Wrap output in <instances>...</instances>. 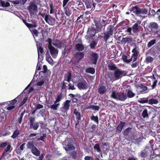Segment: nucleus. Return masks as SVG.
I'll return each mask as SVG.
<instances>
[{
  "label": "nucleus",
  "instance_id": "nucleus-1",
  "mask_svg": "<svg viewBox=\"0 0 160 160\" xmlns=\"http://www.w3.org/2000/svg\"><path fill=\"white\" fill-rule=\"evenodd\" d=\"M127 72L118 68L114 71L113 73V77H110V80L112 81L117 80L121 79L122 77L126 76Z\"/></svg>",
  "mask_w": 160,
  "mask_h": 160
},
{
  "label": "nucleus",
  "instance_id": "nucleus-2",
  "mask_svg": "<svg viewBox=\"0 0 160 160\" xmlns=\"http://www.w3.org/2000/svg\"><path fill=\"white\" fill-rule=\"evenodd\" d=\"M76 141H64L62 142L63 148L66 151L73 150L75 149L77 146Z\"/></svg>",
  "mask_w": 160,
  "mask_h": 160
},
{
  "label": "nucleus",
  "instance_id": "nucleus-3",
  "mask_svg": "<svg viewBox=\"0 0 160 160\" xmlns=\"http://www.w3.org/2000/svg\"><path fill=\"white\" fill-rule=\"evenodd\" d=\"M111 97L113 99L121 101H125L127 98L126 93L117 92L115 91H112Z\"/></svg>",
  "mask_w": 160,
  "mask_h": 160
},
{
  "label": "nucleus",
  "instance_id": "nucleus-4",
  "mask_svg": "<svg viewBox=\"0 0 160 160\" xmlns=\"http://www.w3.org/2000/svg\"><path fill=\"white\" fill-rule=\"evenodd\" d=\"M114 27L112 25H109L107 28L106 32L104 33L103 39L106 42L112 36L113 32Z\"/></svg>",
  "mask_w": 160,
  "mask_h": 160
},
{
  "label": "nucleus",
  "instance_id": "nucleus-5",
  "mask_svg": "<svg viewBox=\"0 0 160 160\" xmlns=\"http://www.w3.org/2000/svg\"><path fill=\"white\" fill-rule=\"evenodd\" d=\"M131 12H132L133 13L136 15L146 14L148 12V10L145 8H140L137 6L133 7L129 9Z\"/></svg>",
  "mask_w": 160,
  "mask_h": 160
},
{
  "label": "nucleus",
  "instance_id": "nucleus-6",
  "mask_svg": "<svg viewBox=\"0 0 160 160\" xmlns=\"http://www.w3.org/2000/svg\"><path fill=\"white\" fill-rule=\"evenodd\" d=\"M97 33L98 32L94 28L92 27L88 28L87 34L85 37V38L90 41Z\"/></svg>",
  "mask_w": 160,
  "mask_h": 160
},
{
  "label": "nucleus",
  "instance_id": "nucleus-7",
  "mask_svg": "<svg viewBox=\"0 0 160 160\" xmlns=\"http://www.w3.org/2000/svg\"><path fill=\"white\" fill-rule=\"evenodd\" d=\"M70 102L71 101L68 100H67L63 102L62 106L60 109V111L62 113H67V111L69 110Z\"/></svg>",
  "mask_w": 160,
  "mask_h": 160
},
{
  "label": "nucleus",
  "instance_id": "nucleus-8",
  "mask_svg": "<svg viewBox=\"0 0 160 160\" xmlns=\"http://www.w3.org/2000/svg\"><path fill=\"white\" fill-rule=\"evenodd\" d=\"M30 121V128L34 130H37L39 126V124L37 122H34L35 118L32 117H31L29 119Z\"/></svg>",
  "mask_w": 160,
  "mask_h": 160
},
{
  "label": "nucleus",
  "instance_id": "nucleus-9",
  "mask_svg": "<svg viewBox=\"0 0 160 160\" xmlns=\"http://www.w3.org/2000/svg\"><path fill=\"white\" fill-rule=\"evenodd\" d=\"M82 1L85 3L87 9L91 8V10H94L96 4L93 0H82Z\"/></svg>",
  "mask_w": 160,
  "mask_h": 160
},
{
  "label": "nucleus",
  "instance_id": "nucleus-10",
  "mask_svg": "<svg viewBox=\"0 0 160 160\" xmlns=\"http://www.w3.org/2000/svg\"><path fill=\"white\" fill-rule=\"evenodd\" d=\"M81 114L80 112H79L77 109H75L73 112V119L74 120L76 118L77 122L75 123V126H77L80 122L81 120Z\"/></svg>",
  "mask_w": 160,
  "mask_h": 160
},
{
  "label": "nucleus",
  "instance_id": "nucleus-11",
  "mask_svg": "<svg viewBox=\"0 0 160 160\" xmlns=\"http://www.w3.org/2000/svg\"><path fill=\"white\" fill-rule=\"evenodd\" d=\"M38 7L35 1H32L30 2L29 5L28 7V9L30 13L33 11L34 12H37L38 10Z\"/></svg>",
  "mask_w": 160,
  "mask_h": 160
},
{
  "label": "nucleus",
  "instance_id": "nucleus-12",
  "mask_svg": "<svg viewBox=\"0 0 160 160\" xmlns=\"http://www.w3.org/2000/svg\"><path fill=\"white\" fill-rule=\"evenodd\" d=\"M18 102V100L15 98L13 100L8 102L7 103L8 106L7 107V109L8 110H11L15 108V106L14 105L16 104Z\"/></svg>",
  "mask_w": 160,
  "mask_h": 160
},
{
  "label": "nucleus",
  "instance_id": "nucleus-13",
  "mask_svg": "<svg viewBox=\"0 0 160 160\" xmlns=\"http://www.w3.org/2000/svg\"><path fill=\"white\" fill-rule=\"evenodd\" d=\"M45 21L49 25H53L55 24L56 20L55 18H53L48 14L45 17Z\"/></svg>",
  "mask_w": 160,
  "mask_h": 160
},
{
  "label": "nucleus",
  "instance_id": "nucleus-14",
  "mask_svg": "<svg viewBox=\"0 0 160 160\" xmlns=\"http://www.w3.org/2000/svg\"><path fill=\"white\" fill-rule=\"evenodd\" d=\"M77 86L80 90L86 89L88 88V84L86 81L84 80L82 82H79L77 84Z\"/></svg>",
  "mask_w": 160,
  "mask_h": 160
},
{
  "label": "nucleus",
  "instance_id": "nucleus-15",
  "mask_svg": "<svg viewBox=\"0 0 160 160\" xmlns=\"http://www.w3.org/2000/svg\"><path fill=\"white\" fill-rule=\"evenodd\" d=\"M50 50V52L53 58H55L57 56L58 50L53 46L48 48Z\"/></svg>",
  "mask_w": 160,
  "mask_h": 160
},
{
  "label": "nucleus",
  "instance_id": "nucleus-16",
  "mask_svg": "<svg viewBox=\"0 0 160 160\" xmlns=\"http://www.w3.org/2000/svg\"><path fill=\"white\" fill-rule=\"evenodd\" d=\"M99 58V56L96 53H93L91 55V61L94 64H96Z\"/></svg>",
  "mask_w": 160,
  "mask_h": 160
},
{
  "label": "nucleus",
  "instance_id": "nucleus-17",
  "mask_svg": "<svg viewBox=\"0 0 160 160\" xmlns=\"http://www.w3.org/2000/svg\"><path fill=\"white\" fill-rule=\"evenodd\" d=\"M126 124L125 122L121 121L116 128V132L118 133H120L121 132L124 126Z\"/></svg>",
  "mask_w": 160,
  "mask_h": 160
},
{
  "label": "nucleus",
  "instance_id": "nucleus-18",
  "mask_svg": "<svg viewBox=\"0 0 160 160\" xmlns=\"http://www.w3.org/2000/svg\"><path fill=\"white\" fill-rule=\"evenodd\" d=\"M148 28L150 29L151 30H158L159 28L158 25L156 22H150L148 26Z\"/></svg>",
  "mask_w": 160,
  "mask_h": 160
},
{
  "label": "nucleus",
  "instance_id": "nucleus-19",
  "mask_svg": "<svg viewBox=\"0 0 160 160\" xmlns=\"http://www.w3.org/2000/svg\"><path fill=\"white\" fill-rule=\"evenodd\" d=\"M84 54L83 52H78L76 53L74 55V57L78 61H79L84 57Z\"/></svg>",
  "mask_w": 160,
  "mask_h": 160
},
{
  "label": "nucleus",
  "instance_id": "nucleus-20",
  "mask_svg": "<svg viewBox=\"0 0 160 160\" xmlns=\"http://www.w3.org/2000/svg\"><path fill=\"white\" fill-rule=\"evenodd\" d=\"M37 47L38 50V56H39V53L42 54L43 52V49L42 47V44L41 43L37 42Z\"/></svg>",
  "mask_w": 160,
  "mask_h": 160
},
{
  "label": "nucleus",
  "instance_id": "nucleus-21",
  "mask_svg": "<svg viewBox=\"0 0 160 160\" xmlns=\"http://www.w3.org/2000/svg\"><path fill=\"white\" fill-rule=\"evenodd\" d=\"M94 23L96 26V30L97 32H100L102 31V25L100 22L97 20H95Z\"/></svg>",
  "mask_w": 160,
  "mask_h": 160
},
{
  "label": "nucleus",
  "instance_id": "nucleus-22",
  "mask_svg": "<svg viewBox=\"0 0 160 160\" xmlns=\"http://www.w3.org/2000/svg\"><path fill=\"white\" fill-rule=\"evenodd\" d=\"M46 60L48 62V63L51 65L54 64L53 60L52 58L49 53L48 51H47L46 54Z\"/></svg>",
  "mask_w": 160,
  "mask_h": 160
},
{
  "label": "nucleus",
  "instance_id": "nucleus-23",
  "mask_svg": "<svg viewBox=\"0 0 160 160\" xmlns=\"http://www.w3.org/2000/svg\"><path fill=\"white\" fill-rule=\"evenodd\" d=\"M107 91L106 87L103 85L99 87L98 89V92L100 94H103L105 93Z\"/></svg>",
  "mask_w": 160,
  "mask_h": 160
},
{
  "label": "nucleus",
  "instance_id": "nucleus-24",
  "mask_svg": "<svg viewBox=\"0 0 160 160\" xmlns=\"http://www.w3.org/2000/svg\"><path fill=\"white\" fill-rule=\"evenodd\" d=\"M132 128H128L125 129L123 132V134L125 136H128L129 137L130 135H131V130Z\"/></svg>",
  "mask_w": 160,
  "mask_h": 160
},
{
  "label": "nucleus",
  "instance_id": "nucleus-25",
  "mask_svg": "<svg viewBox=\"0 0 160 160\" xmlns=\"http://www.w3.org/2000/svg\"><path fill=\"white\" fill-rule=\"evenodd\" d=\"M63 7L64 13L67 16L69 17L72 14V11L67 6Z\"/></svg>",
  "mask_w": 160,
  "mask_h": 160
},
{
  "label": "nucleus",
  "instance_id": "nucleus-26",
  "mask_svg": "<svg viewBox=\"0 0 160 160\" xmlns=\"http://www.w3.org/2000/svg\"><path fill=\"white\" fill-rule=\"evenodd\" d=\"M132 28L133 32L134 33H137L139 31L138 24L137 23H135L132 26Z\"/></svg>",
  "mask_w": 160,
  "mask_h": 160
},
{
  "label": "nucleus",
  "instance_id": "nucleus-27",
  "mask_svg": "<svg viewBox=\"0 0 160 160\" xmlns=\"http://www.w3.org/2000/svg\"><path fill=\"white\" fill-rule=\"evenodd\" d=\"M149 97H148L140 98L138 100V102L140 103L144 104L146 103L149 104Z\"/></svg>",
  "mask_w": 160,
  "mask_h": 160
},
{
  "label": "nucleus",
  "instance_id": "nucleus-28",
  "mask_svg": "<svg viewBox=\"0 0 160 160\" xmlns=\"http://www.w3.org/2000/svg\"><path fill=\"white\" fill-rule=\"evenodd\" d=\"M75 49L79 52L83 51L84 48V46L82 43H78L76 45Z\"/></svg>",
  "mask_w": 160,
  "mask_h": 160
},
{
  "label": "nucleus",
  "instance_id": "nucleus-29",
  "mask_svg": "<svg viewBox=\"0 0 160 160\" xmlns=\"http://www.w3.org/2000/svg\"><path fill=\"white\" fill-rule=\"evenodd\" d=\"M70 155L72 158L74 160H76L78 157V152L76 151H73L71 152Z\"/></svg>",
  "mask_w": 160,
  "mask_h": 160
},
{
  "label": "nucleus",
  "instance_id": "nucleus-30",
  "mask_svg": "<svg viewBox=\"0 0 160 160\" xmlns=\"http://www.w3.org/2000/svg\"><path fill=\"white\" fill-rule=\"evenodd\" d=\"M31 152L33 155L36 156H38L40 154V151L36 147L31 149Z\"/></svg>",
  "mask_w": 160,
  "mask_h": 160
},
{
  "label": "nucleus",
  "instance_id": "nucleus-31",
  "mask_svg": "<svg viewBox=\"0 0 160 160\" xmlns=\"http://www.w3.org/2000/svg\"><path fill=\"white\" fill-rule=\"evenodd\" d=\"M108 69L111 71H115L118 68L116 65L113 63L111 62L108 65Z\"/></svg>",
  "mask_w": 160,
  "mask_h": 160
},
{
  "label": "nucleus",
  "instance_id": "nucleus-32",
  "mask_svg": "<svg viewBox=\"0 0 160 160\" xmlns=\"http://www.w3.org/2000/svg\"><path fill=\"white\" fill-rule=\"evenodd\" d=\"M28 0H16L12 1L14 4H20L21 5H24Z\"/></svg>",
  "mask_w": 160,
  "mask_h": 160
},
{
  "label": "nucleus",
  "instance_id": "nucleus-33",
  "mask_svg": "<svg viewBox=\"0 0 160 160\" xmlns=\"http://www.w3.org/2000/svg\"><path fill=\"white\" fill-rule=\"evenodd\" d=\"M55 42L53 43V45L59 48H61L62 47V43L60 40L56 39L55 40Z\"/></svg>",
  "mask_w": 160,
  "mask_h": 160
},
{
  "label": "nucleus",
  "instance_id": "nucleus-34",
  "mask_svg": "<svg viewBox=\"0 0 160 160\" xmlns=\"http://www.w3.org/2000/svg\"><path fill=\"white\" fill-rule=\"evenodd\" d=\"M95 69L92 67H90L87 68L85 70V72L86 73H89L90 74H93L95 72Z\"/></svg>",
  "mask_w": 160,
  "mask_h": 160
},
{
  "label": "nucleus",
  "instance_id": "nucleus-35",
  "mask_svg": "<svg viewBox=\"0 0 160 160\" xmlns=\"http://www.w3.org/2000/svg\"><path fill=\"white\" fill-rule=\"evenodd\" d=\"M149 104L152 105L153 104H157L158 103V101L157 99L152 98H149Z\"/></svg>",
  "mask_w": 160,
  "mask_h": 160
},
{
  "label": "nucleus",
  "instance_id": "nucleus-36",
  "mask_svg": "<svg viewBox=\"0 0 160 160\" xmlns=\"http://www.w3.org/2000/svg\"><path fill=\"white\" fill-rule=\"evenodd\" d=\"M10 6V4L8 2L0 0V6L7 7Z\"/></svg>",
  "mask_w": 160,
  "mask_h": 160
},
{
  "label": "nucleus",
  "instance_id": "nucleus-37",
  "mask_svg": "<svg viewBox=\"0 0 160 160\" xmlns=\"http://www.w3.org/2000/svg\"><path fill=\"white\" fill-rule=\"evenodd\" d=\"M49 4L50 8V13L51 14H52L54 13L55 12L54 5L52 1H50Z\"/></svg>",
  "mask_w": 160,
  "mask_h": 160
},
{
  "label": "nucleus",
  "instance_id": "nucleus-38",
  "mask_svg": "<svg viewBox=\"0 0 160 160\" xmlns=\"http://www.w3.org/2000/svg\"><path fill=\"white\" fill-rule=\"evenodd\" d=\"M122 59L124 62L128 63L132 61V59H128V56L126 55H123L122 56Z\"/></svg>",
  "mask_w": 160,
  "mask_h": 160
},
{
  "label": "nucleus",
  "instance_id": "nucleus-39",
  "mask_svg": "<svg viewBox=\"0 0 160 160\" xmlns=\"http://www.w3.org/2000/svg\"><path fill=\"white\" fill-rule=\"evenodd\" d=\"M135 95V94L131 90H128L127 92V98H131Z\"/></svg>",
  "mask_w": 160,
  "mask_h": 160
},
{
  "label": "nucleus",
  "instance_id": "nucleus-40",
  "mask_svg": "<svg viewBox=\"0 0 160 160\" xmlns=\"http://www.w3.org/2000/svg\"><path fill=\"white\" fill-rule=\"evenodd\" d=\"M98 43V41L97 40H94L91 42L90 44V48L91 49H93L95 48Z\"/></svg>",
  "mask_w": 160,
  "mask_h": 160
},
{
  "label": "nucleus",
  "instance_id": "nucleus-41",
  "mask_svg": "<svg viewBox=\"0 0 160 160\" xmlns=\"http://www.w3.org/2000/svg\"><path fill=\"white\" fill-rule=\"evenodd\" d=\"M156 40L155 39H153L151 40L147 44V47L148 48H150L152 46L154 45L156 43Z\"/></svg>",
  "mask_w": 160,
  "mask_h": 160
},
{
  "label": "nucleus",
  "instance_id": "nucleus-42",
  "mask_svg": "<svg viewBox=\"0 0 160 160\" xmlns=\"http://www.w3.org/2000/svg\"><path fill=\"white\" fill-rule=\"evenodd\" d=\"M72 76V73L71 72H69L67 74H65V78H67V79H64V81H67L68 82H69L71 81V78Z\"/></svg>",
  "mask_w": 160,
  "mask_h": 160
},
{
  "label": "nucleus",
  "instance_id": "nucleus-43",
  "mask_svg": "<svg viewBox=\"0 0 160 160\" xmlns=\"http://www.w3.org/2000/svg\"><path fill=\"white\" fill-rule=\"evenodd\" d=\"M131 40L130 38L129 37L122 38V40H121V43L125 44L126 42H129Z\"/></svg>",
  "mask_w": 160,
  "mask_h": 160
},
{
  "label": "nucleus",
  "instance_id": "nucleus-44",
  "mask_svg": "<svg viewBox=\"0 0 160 160\" xmlns=\"http://www.w3.org/2000/svg\"><path fill=\"white\" fill-rule=\"evenodd\" d=\"M140 156L142 158H144L148 156V152L144 149L141 152Z\"/></svg>",
  "mask_w": 160,
  "mask_h": 160
},
{
  "label": "nucleus",
  "instance_id": "nucleus-45",
  "mask_svg": "<svg viewBox=\"0 0 160 160\" xmlns=\"http://www.w3.org/2000/svg\"><path fill=\"white\" fill-rule=\"evenodd\" d=\"M93 148L94 150H97L98 152H102L99 144L98 143L96 144L94 146Z\"/></svg>",
  "mask_w": 160,
  "mask_h": 160
},
{
  "label": "nucleus",
  "instance_id": "nucleus-46",
  "mask_svg": "<svg viewBox=\"0 0 160 160\" xmlns=\"http://www.w3.org/2000/svg\"><path fill=\"white\" fill-rule=\"evenodd\" d=\"M91 119L98 124L99 121L98 117L97 116H94L93 115H92L91 117Z\"/></svg>",
  "mask_w": 160,
  "mask_h": 160
},
{
  "label": "nucleus",
  "instance_id": "nucleus-47",
  "mask_svg": "<svg viewBox=\"0 0 160 160\" xmlns=\"http://www.w3.org/2000/svg\"><path fill=\"white\" fill-rule=\"evenodd\" d=\"M25 112V110L24 111L22 112L20 114V117L18 118V123L20 124L21 123V122L22 121V119L23 118V117L24 114Z\"/></svg>",
  "mask_w": 160,
  "mask_h": 160
},
{
  "label": "nucleus",
  "instance_id": "nucleus-48",
  "mask_svg": "<svg viewBox=\"0 0 160 160\" xmlns=\"http://www.w3.org/2000/svg\"><path fill=\"white\" fill-rule=\"evenodd\" d=\"M27 147L28 148L30 149H32L35 146H34L33 142L29 141L27 144Z\"/></svg>",
  "mask_w": 160,
  "mask_h": 160
},
{
  "label": "nucleus",
  "instance_id": "nucleus-49",
  "mask_svg": "<svg viewBox=\"0 0 160 160\" xmlns=\"http://www.w3.org/2000/svg\"><path fill=\"white\" fill-rule=\"evenodd\" d=\"M142 115L144 118H147L148 117V110L146 109H144L143 110L142 113Z\"/></svg>",
  "mask_w": 160,
  "mask_h": 160
},
{
  "label": "nucleus",
  "instance_id": "nucleus-50",
  "mask_svg": "<svg viewBox=\"0 0 160 160\" xmlns=\"http://www.w3.org/2000/svg\"><path fill=\"white\" fill-rule=\"evenodd\" d=\"M26 26L27 27L29 28L30 29H31L30 28H36L37 27V25L36 23H34V24H32L28 23Z\"/></svg>",
  "mask_w": 160,
  "mask_h": 160
},
{
  "label": "nucleus",
  "instance_id": "nucleus-51",
  "mask_svg": "<svg viewBox=\"0 0 160 160\" xmlns=\"http://www.w3.org/2000/svg\"><path fill=\"white\" fill-rule=\"evenodd\" d=\"M63 97V94L62 92H61L60 93H58L57 95V98H56L59 102H60L62 98Z\"/></svg>",
  "mask_w": 160,
  "mask_h": 160
},
{
  "label": "nucleus",
  "instance_id": "nucleus-52",
  "mask_svg": "<svg viewBox=\"0 0 160 160\" xmlns=\"http://www.w3.org/2000/svg\"><path fill=\"white\" fill-rule=\"evenodd\" d=\"M132 52L133 53L132 55V56H138V55L139 54V52L138 51L137 49L135 48H134L132 51Z\"/></svg>",
  "mask_w": 160,
  "mask_h": 160
},
{
  "label": "nucleus",
  "instance_id": "nucleus-53",
  "mask_svg": "<svg viewBox=\"0 0 160 160\" xmlns=\"http://www.w3.org/2000/svg\"><path fill=\"white\" fill-rule=\"evenodd\" d=\"M30 31L33 34H34L36 37L38 36L39 32L38 31L35 29H30Z\"/></svg>",
  "mask_w": 160,
  "mask_h": 160
},
{
  "label": "nucleus",
  "instance_id": "nucleus-54",
  "mask_svg": "<svg viewBox=\"0 0 160 160\" xmlns=\"http://www.w3.org/2000/svg\"><path fill=\"white\" fill-rule=\"evenodd\" d=\"M59 105L60 103H58L57 104H53V105H51L49 107L51 109H53V110H56L58 108Z\"/></svg>",
  "mask_w": 160,
  "mask_h": 160
},
{
  "label": "nucleus",
  "instance_id": "nucleus-55",
  "mask_svg": "<svg viewBox=\"0 0 160 160\" xmlns=\"http://www.w3.org/2000/svg\"><path fill=\"white\" fill-rule=\"evenodd\" d=\"M19 132L18 130H15L13 133V134L11 136V137L13 138H16L18 136L19 134Z\"/></svg>",
  "mask_w": 160,
  "mask_h": 160
},
{
  "label": "nucleus",
  "instance_id": "nucleus-56",
  "mask_svg": "<svg viewBox=\"0 0 160 160\" xmlns=\"http://www.w3.org/2000/svg\"><path fill=\"white\" fill-rule=\"evenodd\" d=\"M74 138L72 135L69 133L65 138V140H73Z\"/></svg>",
  "mask_w": 160,
  "mask_h": 160
},
{
  "label": "nucleus",
  "instance_id": "nucleus-57",
  "mask_svg": "<svg viewBox=\"0 0 160 160\" xmlns=\"http://www.w3.org/2000/svg\"><path fill=\"white\" fill-rule=\"evenodd\" d=\"M45 42H48V48L52 46V40L51 38H48V39L45 41Z\"/></svg>",
  "mask_w": 160,
  "mask_h": 160
},
{
  "label": "nucleus",
  "instance_id": "nucleus-58",
  "mask_svg": "<svg viewBox=\"0 0 160 160\" xmlns=\"http://www.w3.org/2000/svg\"><path fill=\"white\" fill-rule=\"evenodd\" d=\"M11 148V145L8 144V146L6 148L5 150L6 152H10L12 150V148Z\"/></svg>",
  "mask_w": 160,
  "mask_h": 160
},
{
  "label": "nucleus",
  "instance_id": "nucleus-59",
  "mask_svg": "<svg viewBox=\"0 0 160 160\" xmlns=\"http://www.w3.org/2000/svg\"><path fill=\"white\" fill-rule=\"evenodd\" d=\"M154 59L150 56L147 57L146 59V61L148 62H151L153 61Z\"/></svg>",
  "mask_w": 160,
  "mask_h": 160
},
{
  "label": "nucleus",
  "instance_id": "nucleus-60",
  "mask_svg": "<svg viewBox=\"0 0 160 160\" xmlns=\"http://www.w3.org/2000/svg\"><path fill=\"white\" fill-rule=\"evenodd\" d=\"M28 99L27 97H25L24 98L22 102H21L19 106L22 107L24 105V104L26 102Z\"/></svg>",
  "mask_w": 160,
  "mask_h": 160
},
{
  "label": "nucleus",
  "instance_id": "nucleus-61",
  "mask_svg": "<svg viewBox=\"0 0 160 160\" xmlns=\"http://www.w3.org/2000/svg\"><path fill=\"white\" fill-rule=\"evenodd\" d=\"M62 86L61 87V92H62L63 90L66 89V84L67 83L65 82H64V81L62 82Z\"/></svg>",
  "mask_w": 160,
  "mask_h": 160
},
{
  "label": "nucleus",
  "instance_id": "nucleus-62",
  "mask_svg": "<svg viewBox=\"0 0 160 160\" xmlns=\"http://www.w3.org/2000/svg\"><path fill=\"white\" fill-rule=\"evenodd\" d=\"M97 126L94 124H93L91 126L92 130H90L89 131L91 132H93V131L96 129Z\"/></svg>",
  "mask_w": 160,
  "mask_h": 160
},
{
  "label": "nucleus",
  "instance_id": "nucleus-63",
  "mask_svg": "<svg viewBox=\"0 0 160 160\" xmlns=\"http://www.w3.org/2000/svg\"><path fill=\"white\" fill-rule=\"evenodd\" d=\"M68 89L69 90L71 89L72 90H74L75 89V88H74L73 84H72L71 83H69L68 85Z\"/></svg>",
  "mask_w": 160,
  "mask_h": 160
},
{
  "label": "nucleus",
  "instance_id": "nucleus-64",
  "mask_svg": "<svg viewBox=\"0 0 160 160\" xmlns=\"http://www.w3.org/2000/svg\"><path fill=\"white\" fill-rule=\"evenodd\" d=\"M85 160H94V159L93 157L89 156H86L84 158Z\"/></svg>",
  "mask_w": 160,
  "mask_h": 160
}]
</instances>
